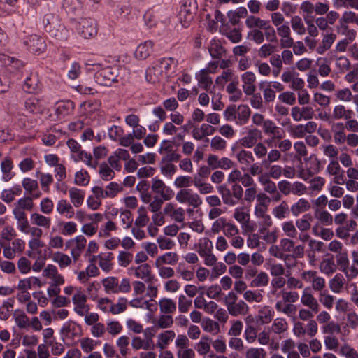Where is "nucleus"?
<instances>
[{
  "instance_id": "f257e3e1",
  "label": "nucleus",
  "mask_w": 358,
  "mask_h": 358,
  "mask_svg": "<svg viewBox=\"0 0 358 358\" xmlns=\"http://www.w3.org/2000/svg\"><path fill=\"white\" fill-rule=\"evenodd\" d=\"M16 236L14 228L10 225L3 227L1 232L0 246L3 250V255L6 259H13L17 255L22 253L25 249V242L21 238H15Z\"/></svg>"
},
{
  "instance_id": "f03ea898",
  "label": "nucleus",
  "mask_w": 358,
  "mask_h": 358,
  "mask_svg": "<svg viewBox=\"0 0 358 358\" xmlns=\"http://www.w3.org/2000/svg\"><path fill=\"white\" fill-rule=\"evenodd\" d=\"M44 28L50 36L58 42L66 41L69 37V31L62 24L57 16L47 14L43 20Z\"/></svg>"
},
{
  "instance_id": "7ed1b4c3",
  "label": "nucleus",
  "mask_w": 358,
  "mask_h": 358,
  "mask_svg": "<svg viewBox=\"0 0 358 358\" xmlns=\"http://www.w3.org/2000/svg\"><path fill=\"white\" fill-rule=\"evenodd\" d=\"M218 66V62H210L206 68L203 69L199 71L196 77L200 87L206 90L212 96V102L213 103L214 99H220V94H215V86L213 85L212 78L209 76L210 73H215Z\"/></svg>"
},
{
  "instance_id": "20e7f679",
  "label": "nucleus",
  "mask_w": 358,
  "mask_h": 358,
  "mask_svg": "<svg viewBox=\"0 0 358 358\" xmlns=\"http://www.w3.org/2000/svg\"><path fill=\"white\" fill-rule=\"evenodd\" d=\"M229 314L237 317L245 315L248 313L250 308L243 300H238V296L234 292H229L224 299Z\"/></svg>"
},
{
  "instance_id": "39448f33",
  "label": "nucleus",
  "mask_w": 358,
  "mask_h": 358,
  "mask_svg": "<svg viewBox=\"0 0 358 358\" xmlns=\"http://www.w3.org/2000/svg\"><path fill=\"white\" fill-rule=\"evenodd\" d=\"M102 285L106 294L127 293L131 290V284L128 278H123L120 282L114 276H109L101 280Z\"/></svg>"
},
{
  "instance_id": "423d86ee",
  "label": "nucleus",
  "mask_w": 358,
  "mask_h": 358,
  "mask_svg": "<svg viewBox=\"0 0 358 358\" xmlns=\"http://www.w3.org/2000/svg\"><path fill=\"white\" fill-rule=\"evenodd\" d=\"M245 24L249 29L259 28L264 29L265 31L264 36L268 41L271 43L277 41L276 31L271 26L269 21L254 15H250L246 18Z\"/></svg>"
},
{
  "instance_id": "0eeeda50",
  "label": "nucleus",
  "mask_w": 358,
  "mask_h": 358,
  "mask_svg": "<svg viewBox=\"0 0 358 358\" xmlns=\"http://www.w3.org/2000/svg\"><path fill=\"white\" fill-rule=\"evenodd\" d=\"M67 146L71 152V158L76 162H83L87 166L96 169L98 162H92V156L81 149V145L74 139H69L66 142Z\"/></svg>"
},
{
  "instance_id": "6e6552de",
  "label": "nucleus",
  "mask_w": 358,
  "mask_h": 358,
  "mask_svg": "<svg viewBox=\"0 0 358 358\" xmlns=\"http://www.w3.org/2000/svg\"><path fill=\"white\" fill-rule=\"evenodd\" d=\"M119 71L120 69L116 66H106L99 69L94 75L95 81L101 85L110 86L113 83L119 82Z\"/></svg>"
},
{
  "instance_id": "1a4fd4ad",
  "label": "nucleus",
  "mask_w": 358,
  "mask_h": 358,
  "mask_svg": "<svg viewBox=\"0 0 358 358\" xmlns=\"http://www.w3.org/2000/svg\"><path fill=\"white\" fill-rule=\"evenodd\" d=\"M196 10V0H183L178 13V18L182 27H187L193 20Z\"/></svg>"
},
{
  "instance_id": "9d476101",
  "label": "nucleus",
  "mask_w": 358,
  "mask_h": 358,
  "mask_svg": "<svg viewBox=\"0 0 358 358\" xmlns=\"http://www.w3.org/2000/svg\"><path fill=\"white\" fill-rule=\"evenodd\" d=\"M176 200L182 204H187L194 208H199L203 203L201 196L191 189H181L176 195Z\"/></svg>"
},
{
  "instance_id": "9b49d317",
  "label": "nucleus",
  "mask_w": 358,
  "mask_h": 358,
  "mask_svg": "<svg viewBox=\"0 0 358 358\" xmlns=\"http://www.w3.org/2000/svg\"><path fill=\"white\" fill-rule=\"evenodd\" d=\"M77 29L80 36L84 39L94 38L98 32L96 22L91 17L81 18L78 22Z\"/></svg>"
},
{
  "instance_id": "f8f14e48",
  "label": "nucleus",
  "mask_w": 358,
  "mask_h": 358,
  "mask_svg": "<svg viewBox=\"0 0 358 358\" xmlns=\"http://www.w3.org/2000/svg\"><path fill=\"white\" fill-rule=\"evenodd\" d=\"M87 301V295L81 289H76V292L72 297V303L73 305V311L78 315L83 317L84 314L87 313V310H90V306Z\"/></svg>"
},
{
  "instance_id": "ddd939ff",
  "label": "nucleus",
  "mask_w": 358,
  "mask_h": 358,
  "mask_svg": "<svg viewBox=\"0 0 358 358\" xmlns=\"http://www.w3.org/2000/svg\"><path fill=\"white\" fill-rule=\"evenodd\" d=\"M151 189L154 193L159 194L160 198H162L164 201L171 200L174 195L171 187L167 186L162 180L157 178L152 179Z\"/></svg>"
},
{
  "instance_id": "4468645a",
  "label": "nucleus",
  "mask_w": 358,
  "mask_h": 358,
  "mask_svg": "<svg viewBox=\"0 0 358 358\" xmlns=\"http://www.w3.org/2000/svg\"><path fill=\"white\" fill-rule=\"evenodd\" d=\"M163 213L176 222L181 223L185 221V210L173 203H167L163 209Z\"/></svg>"
},
{
  "instance_id": "2eb2a0df",
  "label": "nucleus",
  "mask_w": 358,
  "mask_h": 358,
  "mask_svg": "<svg viewBox=\"0 0 358 358\" xmlns=\"http://www.w3.org/2000/svg\"><path fill=\"white\" fill-rule=\"evenodd\" d=\"M129 274L143 280L145 282H149L154 278L151 266L147 263L141 264L138 266H131L129 268Z\"/></svg>"
},
{
  "instance_id": "dca6fc26",
  "label": "nucleus",
  "mask_w": 358,
  "mask_h": 358,
  "mask_svg": "<svg viewBox=\"0 0 358 358\" xmlns=\"http://www.w3.org/2000/svg\"><path fill=\"white\" fill-rule=\"evenodd\" d=\"M262 138V131L257 128L248 129L246 135L239 140L240 144L245 148H253Z\"/></svg>"
},
{
  "instance_id": "f3484780",
  "label": "nucleus",
  "mask_w": 358,
  "mask_h": 358,
  "mask_svg": "<svg viewBox=\"0 0 358 358\" xmlns=\"http://www.w3.org/2000/svg\"><path fill=\"white\" fill-rule=\"evenodd\" d=\"M262 127L265 134L272 136L271 139H267L266 141L267 144H270L275 140H280L284 136L285 133L282 129L276 126L275 124L271 120H266V122Z\"/></svg>"
},
{
  "instance_id": "a211bd4d",
  "label": "nucleus",
  "mask_w": 358,
  "mask_h": 358,
  "mask_svg": "<svg viewBox=\"0 0 358 358\" xmlns=\"http://www.w3.org/2000/svg\"><path fill=\"white\" fill-rule=\"evenodd\" d=\"M67 244H71V255L73 262H77L82 252L85 250L87 244V239L83 235L76 236L74 238L69 241Z\"/></svg>"
},
{
  "instance_id": "6ab92c4d",
  "label": "nucleus",
  "mask_w": 358,
  "mask_h": 358,
  "mask_svg": "<svg viewBox=\"0 0 358 358\" xmlns=\"http://www.w3.org/2000/svg\"><path fill=\"white\" fill-rule=\"evenodd\" d=\"M301 303L310 309L314 313H317L320 310V303L317 299L314 296L310 287H306L300 297Z\"/></svg>"
},
{
  "instance_id": "aec40b11",
  "label": "nucleus",
  "mask_w": 358,
  "mask_h": 358,
  "mask_svg": "<svg viewBox=\"0 0 358 358\" xmlns=\"http://www.w3.org/2000/svg\"><path fill=\"white\" fill-rule=\"evenodd\" d=\"M29 50L34 54H40L45 51L46 45L45 41L37 35H31L24 41Z\"/></svg>"
},
{
  "instance_id": "412c9836",
  "label": "nucleus",
  "mask_w": 358,
  "mask_h": 358,
  "mask_svg": "<svg viewBox=\"0 0 358 358\" xmlns=\"http://www.w3.org/2000/svg\"><path fill=\"white\" fill-rule=\"evenodd\" d=\"M242 88L247 96L253 94L256 91V76L253 72L246 71L241 76Z\"/></svg>"
},
{
  "instance_id": "4be33fe9",
  "label": "nucleus",
  "mask_w": 358,
  "mask_h": 358,
  "mask_svg": "<svg viewBox=\"0 0 358 358\" xmlns=\"http://www.w3.org/2000/svg\"><path fill=\"white\" fill-rule=\"evenodd\" d=\"M114 255L112 252H108L104 254L99 255L96 257L93 256L90 258V262H93L95 259H98L99 267L106 273L111 271L113 268V260Z\"/></svg>"
},
{
  "instance_id": "5701e85b",
  "label": "nucleus",
  "mask_w": 358,
  "mask_h": 358,
  "mask_svg": "<svg viewBox=\"0 0 358 358\" xmlns=\"http://www.w3.org/2000/svg\"><path fill=\"white\" fill-rule=\"evenodd\" d=\"M99 189L101 193L102 192L103 199H114L120 193L123 192L124 187L122 183L110 182L105 187V188L99 185Z\"/></svg>"
},
{
  "instance_id": "b1692460",
  "label": "nucleus",
  "mask_w": 358,
  "mask_h": 358,
  "mask_svg": "<svg viewBox=\"0 0 358 358\" xmlns=\"http://www.w3.org/2000/svg\"><path fill=\"white\" fill-rule=\"evenodd\" d=\"M236 158L241 166L243 171H246L249 166L255 161L253 153L248 150L241 149L236 153Z\"/></svg>"
},
{
  "instance_id": "393cba45",
  "label": "nucleus",
  "mask_w": 358,
  "mask_h": 358,
  "mask_svg": "<svg viewBox=\"0 0 358 358\" xmlns=\"http://www.w3.org/2000/svg\"><path fill=\"white\" fill-rule=\"evenodd\" d=\"M209 54L213 59H221L227 55V50L220 40L213 38L208 45Z\"/></svg>"
},
{
  "instance_id": "a878e982",
  "label": "nucleus",
  "mask_w": 358,
  "mask_h": 358,
  "mask_svg": "<svg viewBox=\"0 0 358 358\" xmlns=\"http://www.w3.org/2000/svg\"><path fill=\"white\" fill-rule=\"evenodd\" d=\"M43 275L52 280L51 284L62 285L64 283V277L59 273L57 267L52 264H48L43 271Z\"/></svg>"
},
{
  "instance_id": "bb28decb",
  "label": "nucleus",
  "mask_w": 358,
  "mask_h": 358,
  "mask_svg": "<svg viewBox=\"0 0 358 358\" xmlns=\"http://www.w3.org/2000/svg\"><path fill=\"white\" fill-rule=\"evenodd\" d=\"M92 194L87 199V207L92 210H98L102 204L101 200L103 199L102 192L99 189V185L92 188Z\"/></svg>"
},
{
  "instance_id": "cd10ccee",
  "label": "nucleus",
  "mask_w": 358,
  "mask_h": 358,
  "mask_svg": "<svg viewBox=\"0 0 358 358\" xmlns=\"http://www.w3.org/2000/svg\"><path fill=\"white\" fill-rule=\"evenodd\" d=\"M176 337V333L173 330H166L157 336L156 346L161 350H164L167 348L169 345L173 341Z\"/></svg>"
},
{
  "instance_id": "c85d7f7f",
  "label": "nucleus",
  "mask_w": 358,
  "mask_h": 358,
  "mask_svg": "<svg viewBox=\"0 0 358 358\" xmlns=\"http://www.w3.org/2000/svg\"><path fill=\"white\" fill-rule=\"evenodd\" d=\"M30 220L32 225L39 228L49 229L52 225V219L43 213H34L30 215Z\"/></svg>"
},
{
  "instance_id": "c756f323",
  "label": "nucleus",
  "mask_w": 358,
  "mask_h": 358,
  "mask_svg": "<svg viewBox=\"0 0 358 358\" xmlns=\"http://www.w3.org/2000/svg\"><path fill=\"white\" fill-rule=\"evenodd\" d=\"M74 207L66 199H60L56 204V210L60 215L71 219L75 215Z\"/></svg>"
},
{
  "instance_id": "7c9ffc66",
  "label": "nucleus",
  "mask_w": 358,
  "mask_h": 358,
  "mask_svg": "<svg viewBox=\"0 0 358 358\" xmlns=\"http://www.w3.org/2000/svg\"><path fill=\"white\" fill-rule=\"evenodd\" d=\"M275 312L273 308L266 305L260 308L257 313V321L261 324H267L271 322Z\"/></svg>"
},
{
  "instance_id": "2f4dec72",
  "label": "nucleus",
  "mask_w": 358,
  "mask_h": 358,
  "mask_svg": "<svg viewBox=\"0 0 358 358\" xmlns=\"http://www.w3.org/2000/svg\"><path fill=\"white\" fill-rule=\"evenodd\" d=\"M153 45V42L150 40L140 43L135 50V57L138 59H145L152 52Z\"/></svg>"
},
{
  "instance_id": "473e14b6",
  "label": "nucleus",
  "mask_w": 358,
  "mask_h": 358,
  "mask_svg": "<svg viewBox=\"0 0 358 358\" xmlns=\"http://www.w3.org/2000/svg\"><path fill=\"white\" fill-rule=\"evenodd\" d=\"M346 280L341 273H336L329 281V287L331 291L334 294H341L344 290Z\"/></svg>"
},
{
  "instance_id": "72a5a7b5",
  "label": "nucleus",
  "mask_w": 358,
  "mask_h": 358,
  "mask_svg": "<svg viewBox=\"0 0 358 358\" xmlns=\"http://www.w3.org/2000/svg\"><path fill=\"white\" fill-rule=\"evenodd\" d=\"M70 203L74 208L80 207L85 201V192L80 189L73 187L69 189Z\"/></svg>"
},
{
  "instance_id": "f704fd0d",
  "label": "nucleus",
  "mask_w": 358,
  "mask_h": 358,
  "mask_svg": "<svg viewBox=\"0 0 358 358\" xmlns=\"http://www.w3.org/2000/svg\"><path fill=\"white\" fill-rule=\"evenodd\" d=\"M25 108L30 113H41L45 108V104L42 100L32 96L26 101Z\"/></svg>"
},
{
  "instance_id": "c9c22d12",
  "label": "nucleus",
  "mask_w": 358,
  "mask_h": 358,
  "mask_svg": "<svg viewBox=\"0 0 358 358\" xmlns=\"http://www.w3.org/2000/svg\"><path fill=\"white\" fill-rule=\"evenodd\" d=\"M215 128L208 124H202L200 127H196L192 130V136L197 141H201L203 137L212 135Z\"/></svg>"
},
{
  "instance_id": "e433bc0d",
  "label": "nucleus",
  "mask_w": 358,
  "mask_h": 358,
  "mask_svg": "<svg viewBox=\"0 0 358 358\" xmlns=\"http://www.w3.org/2000/svg\"><path fill=\"white\" fill-rule=\"evenodd\" d=\"M258 182L262 186L265 194L268 193L269 194H273V193L276 192L278 186L275 182L271 180V178L268 177L266 173H264V174L258 177Z\"/></svg>"
},
{
  "instance_id": "4c0bfd02",
  "label": "nucleus",
  "mask_w": 358,
  "mask_h": 358,
  "mask_svg": "<svg viewBox=\"0 0 358 358\" xmlns=\"http://www.w3.org/2000/svg\"><path fill=\"white\" fill-rule=\"evenodd\" d=\"M275 308L278 312L290 317H294L297 312L296 306L290 303L276 302Z\"/></svg>"
},
{
  "instance_id": "58836bf2",
  "label": "nucleus",
  "mask_w": 358,
  "mask_h": 358,
  "mask_svg": "<svg viewBox=\"0 0 358 358\" xmlns=\"http://www.w3.org/2000/svg\"><path fill=\"white\" fill-rule=\"evenodd\" d=\"M251 110L247 105H240L236 108V124H246L250 117Z\"/></svg>"
},
{
  "instance_id": "ea45409f",
  "label": "nucleus",
  "mask_w": 358,
  "mask_h": 358,
  "mask_svg": "<svg viewBox=\"0 0 358 358\" xmlns=\"http://www.w3.org/2000/svg\"><path fill=\"white\" fill-rule=\"evenodd\" d=\"M179 260V256L176 252H169L161 256H159L155 262V264H169L175 265Z\"/></svg>"
},
{
  "instance_id": "a19ab883",
  "label": "nucleus",
  "mask_w": 358,
  "mask_h": 358,
  "mask_svg": "<svg viewBox=\"0 0 358 358\" xmlns=\"http://www.w3.org/2000/svg\"><path fill=\"white\" fill-rule=\"evenodd\" d=\"M211 338L208 335H203L196 344L195 349L201 356L206 355L210 351Z\"/></svg>"
},
{
  "instance_id": "79ce46f5",
  "label": "nucleus",
  "mask_w": 358,
  "mask_h": 358,
  "mask_svg": "<svg viewBox=\"0 0 358 358\" xmlns=\"http://www.w3.org/2000/svg\"><path fill=\"white\" fill-rule=\"evenodd\" d=\"M336 38V35L334 33L324 34L321 44L316 49L317 52L320 55L324 54L326 51L330 49Z\"/></svg>"
},
{
  "instance_id": "37998d69",
  "label": "nucleus",
  "mask_w": 358,
  "mask_h": 358,
  "mask_svg": "<svg viewBox=\"0 0 358 358\" xmlns=\"http://www.w3.org/2000/svg\"><path fill=\"white\" fill-rule=\"evenodd\" d=\"M310 208V203L309 201L306 199L301 198L291 206L290 210L294 216H298L300 214L308 211Z\"/></svg>"
},
{
  "instance_id": "c03bdc74",
  "label": "nucleus",
  "mask_w": 358,
  "mask_h": 358,
  "mask_svg": "<svg viewBox=\"0 0 358 358\" xmlns=\"http://www.w3.org/2000/svg\"><path fill=\"white\" fill-rule=\"evenodd\" d=\"M217 192L221 195L222 200L224 204L228 206H234L235 201H233L231 197V189L227 185H220L217 187Z\"/></svg>"
},
{
  "instance_id": "a18cd8bd",
  "label": "nucleus",
  "mask_w": 358,
  "mask_h": 358,
  "mask_svg": "<svg viewBox=\"0 0 358 358\" xmlns=\"http://www.w3.org/2000/svg\"><path fill=\"white\" fill-rule=\"evenodd\" d=\"M280 294H281L282 299L276 302L290 303L294 304L298 301L300 297L297 292L293 290L288 291L286 289H280Z\"/></svg>"
},
{
  "instance_id": "49530a36",
  "label": "nucleus",
  "mask_w": 358,
  "mask_h": 358,
  "mask_svg": "<svg viewBox=\"0 0 358 358\" xmlns=\"http://www.w3.org/2000/svg\"><path fill=\"white\" fill-rule=\"evenodd\" d=\"M13 317L16 325L20 329H26L29 327V318L23 310L20 309L15 310Z\"/></svg>"
},
{
  "instance_id": "de8ad7c7",
  "label": "nucleus",
  "mask_w": 358,
  "mask_h": 358,
  "mask_svg": "<svg viewBox=\"0 0 358 358\" xmlns=\"http://www.w3.org/2000/svg\"><path fill=\"white\" fill-rule=\"evenodd\" d=\"M193 185L201 194H210L213 192V187L210 183L203 182L197 176L194 177Z\"/></svg>"
},
{
  "instance_id": "09e8293b",
  "label": "nucleus",
  "mask_w": 358,
  "mask_h": 358,
  "mask_svg": "<svg viewBox=\"0 0 358 358\" xmlns=\"http://www.w3.org/2000/svg\"><path fill=\"white\" fill-rule=\"evenodd\" d=\"M146 80L151 83H156L159 82L163 76L162 69L156 64L152 68H149L146 71Z\"/></svg>"
},
{
  "instance_id": "8fccbe9b",
  "label": "nucleus",
  "mask_w": 358,
  "mask_h": 358,
  "mask_svg": "<svg viewBox=\"0 0 358 358\" xmlns=\"http://www.w3.org/2000/svg\"><path fill=\"white\" fill-rule=\"evenodd\" d=\"M201 327L206 332L213 335L218 334L220 332L219 323L210 318L205 319L201 323Z\"/></svg>"
},
{
  "instance_id": "3c124183",
  "label": "nucleus",
  "mask_w": 358,
  "mask_h": 358,
  "mask_svg": "<svg viewBox=\"0 0 358 358\" xmlns=\"http://www.w3.org/2000/svg\"><path fill=\"white\" fill-rule=\"evenodd\" d=\"M99 173L101 178L105 181L112 180L115 176L113 169L106 162L99 164Z\"/></svg>"
},
{
  "instance_id": "603ef678",
  "label": "nucleus",
  "mask_w": 358,
  "mask_h": 358,
  "mask_svg": "<svg viewBox=\"0 0 358 358\" xmlns=\"http://www.w3.org/2000/svg\"><path fill=\"white\" fill-rule=\"evenodd\" d=\"M52 260L57 263L62 268L69 266L72 263L71 258L62 252H55L52 255Z\"/></svg>"
},
{
  "instance_id": "864d4df0",
  "label": "nucleus",
  "mask_w": 358,
  "mask_h": 358,
  "mask_svg": "<svg viewBox=\"0 0 358 358\" xmlns=\"http://www.w3.org/2000/svg\"><path fill=\"white\" fill-rule=\"evenodd\" d=\"M320 269L322 273L327 275H331L336 271V265L333 258L323 259L320 264Z\"/></svg>"
},
{
  "instance_id": "5fc2aeb1",
  "label": "nucleus",
  "mask_w": 358,
  "mask_h": 358,
  "mask_svg": "<svg viewBox=\"0 0 358 358\" xmlns=\"http://www.w3.org/2000/svg\"><path fill=\"white\" fill-rule=\"evenodd\" d=\"M243 299L248 303H261L264 299L262 291L260 290H246L243 293Z\"/></svg>"
},
{
  "instance_id": "6e6d98bb",
  "label": "nucleus",
  "mask_w": 358,
  "mask_h": 358,
  "mask_svg": "<svg viewBox=\"0 0 358 358\" xmlns=\"http://www.w3.org/2000/svg\"><path fill=\"white\" fill-rule=\"evenodd\" d=\"M289 208L286 201H281L278 206L273 209V215L279 220L285 218L289 215Z\"/></svg>"
},
{
  "instance_id": "4d7b16f0",
  "label": "nucleus",
  "mask_w": 358,
  "mask_h": 358,
  "mask_svg": "<svg viewBox=\"0 0 358 358\" xmlns=\"http://www.w3.org/2000/svg\"><path fill=\"white\" fill-rule=\"evenodd\" d=\"M315 217L324 225L329 226L333 224V216L326 210H315Z\"/></svg>"
},
{
  "instance_id": "13d9d810",
  "label": "nucleus",
  "mask_w": 358,
  "mask_h": 358,
  "mask_svg": "<svg viewBox=\"0 0 358 358\" xmlns=\"http://www.w3.org/2000/svg\"><path fill=\"white\" fill-rule=\"evenodd\" d=\"M159 306L161 313L164 314H171L176 310V305L171 299H162L159 302Z\"/></svg>"
},
{
  "instance_id": "bf43d9fd",
  "label": "nucleus",
  "mask_w": 358,
  "mask_h": 358,
  "mask_svg": "<svg viewBox=\"0 0 358 358\" xmlns=\"http://www.w3.org/2000/svg\"><path fill=\"white\" fill-rule=\"evenodd\" d=\"M288 329V323L282 317L275 318L271 325V330L276 334H281Z\"/></svg>"
},
{
  "instance_id": "052dcab7",
  "label": "nucleus",
  "mask_w": 358,
  "mask_h": 358,
  "mask_svg": "<svg viewBox=\"0 0 358 358\" xmlns=\"http://www.w3.org/2000/svg\"><path fill=\"white\" fill-rule=\"evenodd\" d=\"M282 157L280 151L278 149H271L268 151L266 158L262 161V165L268 168L271 164L278 162Z\"/></svg>"
},
{
  "instance_id": "680f3d73",
  "label": "nucleus",
  "mask_w": 358,
  "mask_h": 358,
  "mask_svg": "<svg viewBox=\"0 0 358 358\" xmlns=\"http://www.w3.org/2000/svg\"><path fill=\"white\" fill-rule=\"evenodd\" d=\"M290 23L293 31L296 34L299 36L305 34L306 29L301 17L293 16L290 20Z\"/></svg>"
},
{
  "instance_id": "e2e57ef3",
  "label": "nucleus",
  "mask_w": 358,
  "mask_h": 358,
  "mask_svg": "<svg viewBox=\"0 0 358 358\" xmlns=\"http://www.w3.org/2000/svg\"><path fill=\"white\" fill-rule=\"evenodd\" d=\"M266 350L260 347H250L245 350V358H266Z\"/></svg>"
},
{
  "instance_id": "0e129e2a",
  "label": "nucleus",
  "mask_w": 358,
  "mask_h": 358,
  "mask_svg": "<svg viewBox=\"0 0 358 358\" xmlns=\"http://www.w3.org/2000/svg\"><path fill=\"white\" fill-rule=\"evenodd\" d=\"M268 274L264 271H261L252 280L250 286L252 287H266L268 284Z\"/></svg>"
},
{
  "instance_id": "69168bd1",
  "label": "nucleus",
  "mask_w": 358,
  "mask_h": 358,
  "mask_svg": "<svg viewBox=\"0 0 358 358\" xmlns=\"http://www.w3.org/2000/svg\"><path fill=\"white\" fill-rule=\"evenodd\" d=\"M336 260L337 266L340 270L343 273H347V269L349 266V259L348 257V252L346 250L336 255Z\"/></svg>"
},
{
  "instance_id": "338daca9",
  "label": "nucleus",
  "mask_w": 358,
  "mask_h": 358,
  "mask_svg": "<svg viewBox=\"0 0 358 358\" xmlns=\"http://www.w3.org/2000/svg\"><path fill=\"white\" fill-rule=\"evenodd\" d=\"M334 300V296L329 294L327 290L319 293V302L327 309L330 310L333 308Z\"/></svg>"
},
{
  "instance_id": "774afa93",
  "label": "nucleus",
  "mask_w": 358,
  "mask_h": 358,
  "mask_svg": "<svg viewBox=\"0 0 358 358\" xmlns=\"http://www.w3.org/2000/svg\"><path fill=\"white\" fill-rule=\"evenodd\" d=\"M212 248L213 245L211 241L208 238H203L200 239L196 251L201 257L212 252Z\"/></svg>"
}]
</instances>
